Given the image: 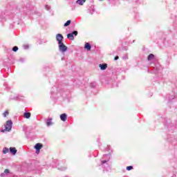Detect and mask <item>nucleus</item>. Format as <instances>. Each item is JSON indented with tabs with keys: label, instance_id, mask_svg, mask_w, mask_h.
Returning a JSON list of instances; mask_svg holds the SVG:
<instances>
[{
	"label": "nucleus",
	"instance_id": "7ed1b4c3",
	"mask_svg": "<svg viewBox=\"0 0 177 177\" xmlns=\"http://www.w3.org/2000/svg\"><path fill=\"white\" fill-rule=\"evenodd\" d=\"M74 35H75V37H77V35H78V31L75 30L72 33L68 34L67 38L68 39H71V41H74Z\"/></svg>",
	"mask_w": 177,
	"mask_h": 177
},
{
	"label": "nucleus",
	"instance_id": "4468645a",
	"mask_svg": "<svg viewBox=\"0 0 177 177\" xmlns=\"http://www.w3.org/2000/svg\"><path fill=\"white\" fill-rule=\"evenodd\" d=\"M70 24H71V20H68L65 24H64V27H68V26H70Z\"/></svg>",
	"mask_w": 177,
	"mask_h": 177
},
{
	"label": "nucleus",
	"instance_id": "9d476101",
	"mask_svg": "<svg viewBox=\"0 0 177 177\" xmlns=\"http://www.w3.org/2000/svg\"><path fill=\"white\" fill-rule=\"evenodd\" d=\"M24 117L25 118H30V117H31V113H28V112H26L24 114Z\"/></svg>",
	"mask_w": 177,
	"mask_h": 177
},
{
	"label": "nucleus",
	"instance_id": "ddd939ff",
	"mask_svg": "<svg viewBox=\"0 0 177 177\" xmlns=\"http://www.w3.org/2000/svg\"><path fill=\"white\" fill-rule=\"evenodd\" d=\"M148 60L150 61V60H153V59H154V55L153 54H150L149 56H148Z\"/></svg>",
	"mask_w": 177,
	"mask_h": 177
},
{
	"label": "nucleus",
	"instance_id": "20e7f679",
	"mask_svg": "<svg viewBox=\"0 0 177 177\" xmlns=\"http://www.w3.org/2000/svg\"><path fill=\"white\" fill-rule=\"evenodd\" d=\"M42 147H43V145L41 143H37L35 145V149H36L37 154H38V153H39V151L42 149Z\"/></svg>",
	"mask_w": 177,
	"mask_h": 177
},
{
	"label": "nucleus",
	"instance_id": "423d86ee",
	"mask_svg": "<svg viewBox=\"0 0 177 177\" xmlns=\"http://www.w3.org/2000/svg\"><path fill=\"white\" fill-rule=\"evenodd\" d=\"M10 152L11 154H13V156H16V153H17V149H16L15 147H10Z\"/></svg>",
	"mask_w": 177,
	"mask_h": 177
},
{
	"label": "nucleus",
	"instance_id": "6ab92c4d",
	"mask_svg": "<svg viewBox=\"0 0 177 177\" xmlns=\"http://www.w3.org/2000/svg\"><path fill=\"white\" fill-rule=\"evenodd\" d=\"M9 172H10V171H9L8 169H6L4 170V174H9Z\"/></svg>",
	"mask_w": 177,
	"mask_h": 177
},
{
	"label": "nucleus",
	"instance_id": "9b49d317",
	"mask_svg": "<svg viewBox=\"0 0 177 177\" xmlns=\"http://www.w3.org/2000/svg\"><path fill=\"white\" fill-rule=\"evenodd\" d=\"M85 1L86 0H77V3H78V5H84V3H85Z\"/></svg>",
	"mask_w": 177,
	"mask_h": 177
},
{
	"label": "nucleus",
	"instance_id": "6e6552de",
	"mask_svg": "<svg viewBox=\"0 0 177 177\" xmlns=\"http://www.w3.org/2000/svg\"><path fill=\"white\" fill-rule=\"evenodd\" d=\"M60 119L62 121L65 122L67 120V115L66 113H63L60 115Z\"/></svg>",
	"mask_w": 177,
	"mask_h": 177
},
{
	"label": "nucleus",
	"instance_id": "dca6fc26",
	"mask_svg": "<svg viewBox=\"0 0 177 177\" xmlns=\"http://www.w3.org/2000/svg\"><path fill=\"white\" fill-rule=\"evenodd\" d=\"M3 117H6V115H9V111H6L3 113Z\"/></svg>",
	"mask_w": 177,
	"mask_h": 177
},
{
	"label": "nucleus",
	"instance_id": "a211bd4d",
	"mask_svg": "<svg viewBox=\"0 0 177 177\" xmlns=\"http://www.w3.org/2000/svg\"><path fill=\"white\" fill-rule=\"evenodd\" d=\"M133 169V167L132 166H128L127 167V171H131V169Z\"/></svg>",
	"mask_w": 177,
	"mask_h": 177
},
{
	"label": "nucleus",
	"instance_id": "2eb2a0df",
	"mask_svg": "<svg viewBox=\"0 0 177 177\" xmlns=\"http://www.w3.org/2000/svg\"><path fill=\"white\" fill-rule=\"evenodd\" d=\"M46 124H47V126H48V127H50V125H52V120L49 119V120L47 121Z\"/></svg>",
	"mask_w": 177,
	"mask_h": 177
},
{
	"label": "nucleus",
	"instance_id": "f257e3e1",
	"mask_svg": "<svg viewBox=\"0 0 177 177\" xmlns=\"http://www.w3.org/2000/svg\"><path fill=\"white\" fill-rule=\"evenodd\" d=\"M58 45L59 52H62V53H66L67 52V46L64 43H60Z\"/></svg>",
	"mask_w": 177,
	"mask_h": 177
},
{
	"label": "nucleus",
	"instance_id": "4be33fe9",
	"mask_svg": "<svg viewBox=\"0 0 177 177\" xmlns=\"http://www.w3.org/2000/svg\"><path fill=\"white\" fill-rule=\"evenodd\" d=\"M115 60H118V56H116V57H115Z\"/></svg>",
	"mask_w": 177,
	"mask_h": 177
},
{
	"label": "nucleus",
	"instance_id": "5701e85b",
	"mask_svg": "<svg viewBox=\"0 0 177 177\" xmlns=\"http://www.w3.org/2000/svg\"><path fill=\"white\" fill-rule=\"evenodd\" d=\"M106 162H107V161H106V160L102 161V164H104Z\"/></svg>",
	"mask_w": 177,
	"mask_h": 177
},
{
	"label": "nucleus",
	"instance_id": "0eeeda50",
	"mask_svg": "<svg viewBox=\"0 0 177 177\" xmlns=\"http://www.w3.org/2000/svg\"><path fill=\"white\" fill-rule=\"evenodd\" d=\"M99 67L101 70L104 71L107 68V64H100Z\"/></svg>",
	"mask_w": 177,
	"mask_h": 177
},
{
	"label": "nucleus",
	"instance_id": "f3484780",
	"mask_svg": "<svg viewBox=\"0 0 177 177\" xmlns=\"http://www.w3.org/2000/svg\"><path fill=\"white\" fill-rule=\"evenodd\" d=\"M12 50L14 52H17V50H19V48L17 46H15L13 48H12Z\"/></svg>",
	"mask_w": 177,
	"mask_h": 177
},
{
	"label": "nucleus",
	"instance_id": "aec40b11",
	"mask_svg": "<svg viewBox=\"0 0 177 177\" xmlns=\"http://www.w3.org/2000/svg\"><path fill=\"white\" fill-rule=\"evenodd\" d=\"M46 9L47 10H49L50 9V7L48 5H47V6H46Z\"/></svg>",
	"mask_w": 177,
	"mask_h": 177
},
{
	"label": "nucleus",
	"instance_id": "39448f33",
	"mask_svg": "<svg viewBox=\"0 0 177 177\" xmlns=\"http://www.w3.org/2000/svg\"><path fill=\"white\" fill-rule=\"evenodd\" d=\"M56 39L58 41V44L63 43V35L62 34H57L56 35Z\"/></svg>",
	"mask_w": 177,
	"mask_h": 177
},
{
	"label": "nucleus",
	"instance_id": "f8f14e48",
	"mask_svg": "<svg viewBox=\"0 0 177 177\" xmlns=\"http://www.w3.org/2000/svg\"><path fill=\"white\" fill-rule=\"evenodd\" d=\"M7 153H9V148L4 147L3 149V153L7 154Z\"/></svg>",
	"mask_w": 177,
	"mask_h": 177
},
{
	"label": "nucleus",
	"instance_id": "412c9836",
	"mask_svg": "<svg viewBox=\"0 0 177 177\" xmlns=\"http://www.w3.org/2000/svg\"><path fill=\"white\" fill-rule=\"evenodd\" d=\"M0 176H1V177H5V173L1 174H0Z\"/></svg>",
	"mask_w": 177,
	"mask_h": 177
},
{
	"label": "nucleus",
	"instance_id": "1a4fd4ad",
	"mask_svg": "<svg viewBox=\"0 0 177 177\" xmlns=\"http://www.w3.org/2000/svg\"><path fill=\"white\" fill-rule=\"evenodd\" d=\"M84 48L85 49H87V50H91V44H89V43H86Z\"/></svg>",
	"mask_w": 177,
	"mask_h": 177
},
{
	"label": "nucleus",
	"instance_id": "f03ea898",
	"mask_svg": "<svg viewBox=\"0 0 177 177\" xmlns=\"http://www.w3.org/2000/svg\"><path fill=\"white\" fill-rule=\"evenodd\" d=\"M12 124L13 123L12 122V120H8L6 124V129L2 130L1 132H5V131H7L8 132H9V131H10V129H12Z\"/></svg>",
	"mask_w": 177,
	"mask_h": 177
}]
</instances>
